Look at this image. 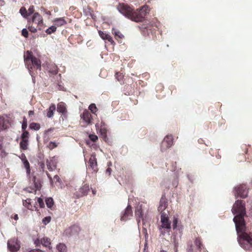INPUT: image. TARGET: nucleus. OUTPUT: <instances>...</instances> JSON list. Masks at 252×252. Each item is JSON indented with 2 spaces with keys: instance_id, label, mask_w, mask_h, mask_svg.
<instances>
[{
  "instance_id": "obj_43",
  "label": "nucleus",
  "mask_w": 252,
  "mask_h": 252,
  "mask_svg": "<svg viewBox=\"0 0 252 252\" xmlns=\"http://www.w3.org/2000/svg\"><path fill=\"white\" fill-rule=\"evenodd\" d=\"M178 222V219L177 218H174L173 220V224H172L173 229H175L177 227Z\"/></svg>"
},
{
  "instance_id": "obj_2",
  "label": "nucleus",
  "mask_w": 252,
  "mask_h": 252,
  "mask_svg": "<svg viewBox=\"0 0 252 252\" xmlns=\"http://www.w3.org/2000/svg\"><path fill=\"white\" fill-rule=\"evenodd\" d=\"M149 11V7L147 5H145L140 8L137 9L136 11L133 12L132 17H130V20L136 22H140L145 18Z\"/></svg>"
},
{
  "instance_id": "obj_28",
  "label": "nucleus",
  "mask_w": 252,
  "mask_h": 252,
  "mask_svg": "<svg viewBox=\"0 0 252 252\" xmlns=\"http://www.w3.org/2000/svg\"><path fill=\"white\" fill-rule=\"evenodd\" d=\"M112 33L115 34V36L120 38H122L124 37V35L117 30L113 29Z\"/></svg>"
},
{
  "instance_id": "obj_44",
  "label": "nucleus",
  "mask_w": 252,
  "mask_h": 252,
  "mask_svg": "<svg viewBox=\"0 0 252 252\" xmlns=\"http://www.w3.org/2000/svg\"><path fill=\"white\" fill-rule=\"evenodd\" d=\"M89 137L90 139L94 142H95L98 139L97 136L94 134L90 135Z\"/></svg>"
},
{
  "instance_id": "obj_7",
  "label": "nucleus",
  "mask_w": 252,
  "mask_h": 252,
  "mask_svg": "<svg viewBox=\"0 0 252 252\" xmlns=\"http://www.w3.org/2000/svg\"><path fill=\"white\" fill-rule=\"evenodd\" d=\"M160 218L161 222L160 227L166 229H170L171 227L170 223L169 221L167 214L165 213H162Z\"/></svg>"
},
{
  "instance_id": "obj_23",
  "label": "nucleus",
  "mask_w": 252,
  "mask_h": 252,
  "mask_svg": "<svg viewBox=\"0 0 252 252\" xmlns=\"http://www.w3.org/2000/svg\"><path fill=\"white\" fill-rule=\"evenodd\" d=\"M135 216L138 219L142 218V211L141 206L136 207L135 209Z\"/></svg>"
},
{
  "instance_id": "obj_35",
  "label": "nucleus",
  "mask_w": 252,
  "mask_h": 252,
  "mask_svg": "<svg viewBox=\"0 0 252 252\" xmlns=\"http://www.w3.org/2000/svg\"><path fill=\"white\" fill-rule=\"evenodd\" d=\"M31 199L30 198H27L26 200L23 201V205L25 206L28 209H30V205L31 204Z\"/></svg>"
},
{
  "instance_id": "obj_1",
  "label": "nucleus",
  "mask_w": 252,
  "mask_h": 252,
  "mask_svg": "<svg viewBox=\"0 0 252 252\" xmlns=\"http://www.w3.org/2000/svg\"><path fill=\"white\" fill-rule=\"evenodd\" d=\"M232 212L235 215L233 221L238 234V241L244 249L252 250V237L246 231L244 216L246 215L245 203L242 200H237L233 205Z\"/></svg>"
},
{
  "instance_id": "obj_20",
  "label": "nucleus",
  "mask_w": 252,
  "mask_h": 252,
  "mask_svg": "<svg viewBox=\"0 0 252 252\" xmlns=\"http://www.w3.org/2000/svg\"><path fill=\"white\" fill-rule=\"evenodd\" d=\"M41 243L46 247H48L49 249H51L50 247V239L47 237H43L41 239Z\"/></svg>"
},
{
  "instance_id": "obj_10",
  "label": "nucleus",
  "mask_w": 252,
  "mask_h": 252,
  "mask_svg": "<svg viewBox=\"0 0 252 252\" xmlns=\"http://www.w3.org/2000/svg\"><path fill=\"white\" fill-rule=\"evenodd\" d=\"M132 216V211L130 206L128 205L126 208L125 213L121 217V220H126Z\"/></svg>"
},
{
  "instance_id": "obj_26",
  "label": "nucleus",
  "mask_w": 252,
  "mask_h": 252,
  "mask_svg": "<svg viewBox=\"0 0 252 252\" xmlns=\"http://www.w3.org/2000/svg\"><path fill=\"white\" fill-rule=\"evenodd\" d=\"M20 13L23 17L25 18H28L29 15L28 13V11L25 7H22L20 9Z\"/></svg>"
},
{
  "instance_id": "obj_34",
  "label": "nucleus",
  "mask_w": 252,
  "mask_h": 252,
  "mask_svg": "<svg viewBox=\"0 0 252 252\" xmlns=\"http://www.w3.org/2000/svg\"><path fill=\"white\" fill-rule=\"evenodd\" d=\"M89 190V187L88 186L85 185L81 189V191L83 194V195H86L87 194L88 191Z\"/></svg>"
},
{
  "instance_id": "obj_55",
  "label": "nucleus",
  "mask_w": 252,
  "mask_h": 252,
  "mask_svg": "<svg viewBox=\"0 0 252 252\" xmlns=\"http://www.w3.org/2000/svg\"><path fill=\"white\" fill-rule=\"evenodd\" d=\"M4 3V1L3 0H0V4L2 5Z\"/></svg>"
},
{
  "instance_id": "obj_17",
  "label": "nucleus",
  "mask_w": 252,
  "mask_h": 252,
  "mask_svg": "<svg viewBox=\"0 0 252 252\" xmlns=\"http://www.w3.org/2000/svg\"><path fill=\"white\" fill-rule=\"evenodd\" d=\"M57 111L60 113H65L67 112L65 104L61 102L57 105Z\"/></svg>"
},
{
  "instance_id": "obj_16",
  "label": "nucleus",
  "mask_w": 252,
  "mask_h": 252,
  "mask_svg": "<svg viewBox=\"0 0 252 252\" xmlns=\"http://www.w3.org/2000/svg\"><path fill=\"white\" fill-rule=\"evenodd\" d=\"M98 33H99V35H100V36L103 39H106L109 42H111L112 44L114 42V41H113L112 37L110 35H109L106 33H104L103 32H101V31H99Z\"/></svg>"
},
{
  "instance_id": "obj_3",
  "label": "nucleus",
  "mask_w": 252,
  "mask_h": 252,
  "mask_svg": "<svg viewBox=\"0 0 252 252\" xmlns=\"http://www.w3.org/2000/svg\"><path fill=\"white\" fill-rule=\"evenodd\" d=\"M117 8L120 13L130 19V17H132V15H133V11L129 6L123 3H119V4L117 5Z\"/></svg>"
},
{
  "instance_id": "obj_36",
  "label": "nucleus",
  "mask_w": 252,
  "mask_h": 252,
  "mask_svg": "<svg viewBox=\"0 0 252 252\" xmlns=\"http://www.w3.org/2000/svg\"><path fill=\"white\" fill-rule=\"evenodd\" d=\"M51 220V218L50 217H46L42 220V222L44 224L47 225L48 223L50 222Z\"/></svg>"
},
{
  "instance_id": "obj_9",
  "label": "nucleus",
  "mask_w": 252,
  "mask_h": 252,
  "mask_svg": "<svg viewBox=\"0 0 252 252\" xmlns=\"http://www.w3.org/2000/svg\"><path fill=\"white\" fill-rule=\"evenodd\" d=\"M81 118L83 120L87 125H90L92 123V117L90 111L88 110H84L83 113L81 115Z\"/></svg>"
},
{
  "instance_id": "obj_4",
  "label": "nucleus",
  "mask_w": 252,
  "mask_h": 252,
  "mask_svg": "<svg viewBox=\"0 0 252 252\" xmlns=\"http://www.w3.org/2000/svg\"><path fill=\"white\" fill-rule=\"evenodd\" d=\"M7 248L12 252L18 251L21 248V242L16 238H12L7 241Z\"/></svg>"
},
{
  "instance_id": "obj_37",
  "label": "nucleus",
  "mask_w": 252,
  "mask_h": 252,
  "mask_svg": "<svg viewBox=\"0 0 252 252\" xmlns=\"http://www.w3.org/2000/svg\"><path fill=\"white\" fill-rule=\"evenodd\" d=\"M27 11H28L29 16L33 14L34 11V6H33V5L30 6Z\"/></svg>"
},
{
  "instance_id": "obj_51",
  "label": "nucleus",
  "mask_w": 252,
  "mask_h": 252,
  "mask_svg": "<svg viewBox=\"0 0 252 252\" xmlns=\"http://www.w3.org/2000/svg\"><path fill=\"white\" fill-rule=\"evenodd\" d=\"M111 172V169L110 168H108L106 170V173L108 174L109 175H110Z\"/></svg>"
},
{
  "instance_id": "obj_46",
  "label": "nucleus",
  "mask_w": 252,
  "mask_h": 252,
  "mask_svg": "<svg viewBox=\"0 0 252 252\" xmlns=\"http://www.w3.org/2000/svg\"><path fill=\"white\" fill-rule=\"evenodd\" d=\"M100 132L102 135L103 136H105L106 134V130L105 128H101L100 130Z\"/></svg>"
},
{
  "instance_id": "obj_6",
  "label": "nucleus",
  "mask_w": 252,
  "mask_h": 252,
  "mask_svg": "<svg viewBox=\"0 0 252 252\" xmlns=\"http://www.w3.org/2000/svg\"><path fill=\"white\" fill-rule=\"evenodd\" d=\"M173 144V137L171 135L166 136L163 140L161 143V149L165 150L170 147Z\"/></svg>"
},
{
  "instance_id": "obj_14",
  "label": "nucleus",
  "mask_w": 252,
  "mask_h": 252,
  "mask_svg": "<svg viewBox=\"0 0 252 252\" xmlns=\"http://www.w3.org/2000/svg\"><path fill=\"white\" fill-rule=\"evenodd\" d=\"M167 206V202L165 198H163L162 196L160 199L159 202V205L158 207V210L159 211L161 212V213H163L162 212L165 210Z\"/></svg>"
},
{
  "instance_id": "obj_5",
  "label": "nucleus",
  "mask_w": 252,
  "mask_h": 252,
  "mask_svg": "<svg viewBox=\"0 0 252 252\" xmlns=\"http://www.w3.org/2000/svg\"><path fill=\"white\" fill-rule=\"evenodd\" d=\"M248 191L245 185H241L235 188V196L245 198L247 196Z\"/></svg>"
},
{
  "instance_id": "obj_45",
  "label": "nucleus",
  "mask_w": 252,
  "mask_h": 252,
  "mask_svg": "<svg viewBox=\"0 0 252 252\" xmlns=\"http://www.w3.org/2000/svg\"><path fill=\"white\" fill-rule=\"evenodd\" d=\"M29 30H30L32 32H33V33H34V32H36V31H37L36 29L35 28H34V27H32V26H30V27H29Z\"/></svg>"
},
{
  "instance_id": "obj_50",
  "label": "nucleus",
  "mask_w": 252,
  "mask_h": 252,
  "mask_svg": "<svg viewBox=\"0 0 252 252\" xmlns=\"http://www.w3.org/2000/svg\"><path fill=\"white\" fill-rule=\"evenodd\" d=\"M54 179L56 180L58 182H60V177L58 175L54 176Z\"/></svg>"
},
{
  "instance_id": "obj_40",
  "label": "nucleus",
  "mask_w": 252,
  "mask_h": 252,
  "mask_svg": "<svg viewBox=\"0 0 252 252\" xmlns=\"http://www.w3.org/2000/svg\"><path fill=\"white\" fill-rule=\"evenodd\" d=\"M22 34L25 37H28L29 33H28V31H27V30L26 29L24 28L22 30Z\"/></svg>"
},
{
  "instance_id": "obj_39",
  "label": "nucleus",
  "mask_w": 252,
  "mask_h": 252,
  "mask_svg": "<svg viewBox=\"0 0 252 252\" xmlns=\"http://www.w3.org/2000/svg\"><path fill=\"white\" fill-rule=\"evenodd\" d=\"M37 201L38 203V204L41 208H43L44 207V203L42 198H41L40 197L38 198Z\"/></svg>"
},
{
  "instance_id": "obj_24",
  "label": "nucleus",
  "mask_w": 252,
  "mask_h": 252,
  "mask_svg": "<svg viewBox=\"0 0 252 252\" xmlns=\"http://www.w3.org/2000/svg\"><path fill=\"white\" fill-rule=\"evenodd\" d=\"M57 250L60 252H65L66 251V247L63 243H60L57 246Z\"/></svg>"
},
{
  "instance_id": "obj_59",
  "label": "nucleus",
  "mask_w": 252,
  "mask_h": 252,
  "mask_svg": "<svg viewBox=\"0 0 252 252\" xmlns=\"http://www.w3.org/2000/svg\"><path fill=\"white\" fill-rule=\"evenodd\" d=\"M160 252H166V251H164V250H161V251H160Z\"/></svg>"
},
{
  "instance_id": "obj_41",
  "label": "nucleus",
  "mask_w": 252,
  "mask_h": 252,
  "mask_svg": "<svg viewBox=\"0 0 252 252\" xmlns=\"http://www.w3.org/2000/svg\"><path fill=\"white\" fill-rule=\"evenodd\" d=\"M195 244L199 249H201V243L199 239H196L195 241Z\"/></svg>"
},
{
  "instance_id": "obj_58",
  "label": "nucleus",
  "mask_w": 252,
  "mask_h": 252,
  "mask_svg": "<svg viewBox=\"0 0 252 252\" xmlns=\"http://www.w3.org/2000/svg\"><path fill=\"white\" fill-rule=\"evenodd\" d=\"M111 164H111V162H110V163H108V166H110V165H111Z\"/></svg>"
},
{
  "instance_id": "obj_48",
  "label": "nucleus",
  "mask_w": 252,
  "mask_h": 252,
  "mask_svg": "<svg viewBox=\"0 0 252 252\" xmlns=\"http://www.w3.org/2000/svg\"><path fill=\"white\" fill-rule=\"evenodd\" d=\"M29 252H44L38 249H36L32 250L30 251Z\"/></svg>"
},
{
  "instance_id": "obj_8",
  "label": "nucleus",
  "mask_w": 252,
  "mask_h": 252,
  "mask_svg": "<svg viewBox=\"0 0 252 252\" xmlns=\"http://www.w3.org/2000/svg\"><path fill=\"white\" fill-rule=\"evenodd\" d=\"M80 228L77 225H73L65 229L64 234L67 236H73L78 234Z\"/></svg>"
},
{
  "instance_id": "obj_25",
  "label": "nucleus",
  "mask_w": 252,
  "mask_h": 252,
  "mask_svg": "<svg viewBox=\"0 0 252 252\" xmlns=\"http://www.w3.org/2000/svg\"><path fill=\"white\" fill-rule=\"evenodd\" d=\"M23 164H24V167H25V168L26 169V170H27V173L28 174H29L30 173V163H29V161H28V160L26 158L23 159Z\"/></svg>"
},
{
  "instance_id": "obj_22",
  "label": "nucleus",
  "mask_w": 252,
  "mask_h": 252,
  "mask_svg": "<svg viewBox=\"0 0 252 252\" xmlns=\"http://www.w3.org/2000/svg\"><path fill=\"white\" fill-rule=\"evenodd\" d=\"M46 165L48 169L50 171H53L56 168V166L53 162L49 160L46 161Z\"/></svg>"
},
{
  "instance_id": "obj_54",
  "label": "nucleus",
  "mask_w": 252,
  "mask_h": 252,
  "mask_svg": "<svg viewBox=\"0 0 252 252\" xmlns=\"http://www.w3.org/2000/svg\"><path fill=\"white\" fill-rule=\"evenodd\" d=\"M14 219L15 220H17L18 219V215H15L14 217Z\"/></svg>"
},
{
  "instance_id": "obj_52",
  "label": "nucleus",
  "mask_w": 252,
  "mask_h": 252,
  "mask_svg": "<svg viewBox=\"0 0 252 252\" xmlns=\"http://www.w3.org/2000/svg\"><path fill=\"white\" fill-rule=\"evenodd\" d=\"M33 115H34V111H33L31 110V111H30L29 112V116H32Z\"/></svg>"
},
{
  "instance_id": "obj_15",
  "label": "nucleus",
  "mask_w": 252,
  "mask_h": 252,
  "mask_svg": "<svg viewBox=\"0 0 252 252\" xmlns=\"http://www.w3.org/2000/svg\"><path fill=\"white\" fill-rule=\"evenodd\" d=\"M8 121L3 117L0 116V131L6 129L8 127Z\"/></svg>"
},
{
  "instance_id": "obj_56",
  "label": "nucleus",
  "mask_w": 252,
  "mask_h": 252,
  "mask_svg": "<svg viewBox=\"0 0 252 252\" xmlns=\"http://www.w3.org/2000/svg\"><path fill=\"white\" fill-rule=\"evenodd\" d=\"M2 148V141L1 140V138H0V149Z\"/></svg>"
},
{
  "instance_id": "obj_60",
  "label": "nucleus",
  "mask_w": 252,
  "mask_h": 252,
  "mask_svg": "<svg viewBox=\"0 0 252 252\" xmlns=\"http://www.w3.org/2000/svg\"><path fill=\"white\" fill-rule=\"evenodd\" d=\"M188 252H192V251H190V250H188Z\"/></svg>"
},
{
  "instance_id": "obj_18",
  "label": "nucleus",
  "mask_w": 252,
  "mask_h": 252,
  "mask_svg": "<svg viewBox=\"0 0 252 252\" xmlns=\"http://www.w3.org/2000/svg\"><path fill=\"white\" fill-rule=\"evenodd\" d=\"M56 110V105L52 104L49 108L47 110V117L49 118H52L54 116V112Z\"/></svg>"
},
{
  "instance_id": "obj_49",
  "label": "nucleus",
  "mask_w": 252,
  "mask_h": 252,
  "mask_svg": "<svg viewBox=\"0 0 252 252\" xmlns=\"http://www.w3.org/2000/svg\"><path fill=\"white\" fill-rule=\"evenodd\" d=\"M34 243L36 245V246H38V245L41 244V240H39V239H37L35 242H34Z\"/></svg>"
},
{
  "instance_id": "obj_21",
  "label": "nucleus",
  "mask_w": 252,
  "mask_h": 252,
  "mask_svg": "<svg viewBox=\"0 0 252 252\" xmlns=\"http://www.w3.org/2000/svg\"><path fill=\"white\" fill-rule=\"evenodd\" d=\"M54 22L58 26H62L66 24L65 21L63 18L55 19L54 20Z\"/></svg>"
},
{
  "instance_id": "obj_32",
  "label": "nucleus",
  "mask_w": 252,
  "mask_h": 252,
  "mask_svg": "<svg viewBox=\"0 0 252 252\" xmlns=\"http://www.w3.org/2000/svg\"><path fill=\"white\" fill-rule=\"evenodd\" d=\"M57 28L54 26H52L46 30V32L47 34H51L56 31Z\"/></svg>"
},
{
  "instance_id": "obj_30",
  "label": "nucleus",
  "mask_w": 252,
  "mask_h": 252,
  "mask_svg": "<svg viewBox=\"0 0 252 252\" xmlns=\"http://www.w3.org/2000/svg\"><path fill=\"white\" fill-rule=\"evenodd\" d=\"M30 127L31 129L38 130L40 128V125L38 124L32 123L30 124Z\"/></svg>"
},
{
  "instance_id": "obj_53",
  "label": "nucleus",
  "mask_w": 252,
  "mask_h": 252,
  "mask_svg": "<svg viewBox=\"0 0 252 252\" xmlns=\"http://www.w3.org/2000/svg\"><path fill=\"white\" fill-rule=\"evenodd\" d=\"M47 175L48 176V177L49 178V180H50V182L52 183V177L50 176V175L48 173H47Z\"/></svg>"
},
{
  "instance_id": "obj_38",
  "label": "nucleus",
  "mask_w": 252,
  "mask_h": 252,
  "mask_svg": "<svg viewBox=\"0 0 252 252\" xmlns=\"http://www.w3.org/2000/svg\"><path fill=\"white\" fill-rule=\"evenodd\" d=\"M29 136V132L27 131H24L21 135L22 140L27 139Z\"/></svg>"
},
{
  "instance_id": "obj_42",
  "label": "nucleus",
  "mask_w": 252,
  "mask_h": 252,
  "mask_svg": "<svg viewBox=\"0 0 252 252\" xmlns=\"http://www.w3.org/2000/svg\"><path fill=\"white\" fill-rule=\"evenodd\" d=\"M48 146L50 149H53L57 146V144L55 142H50Z\"/></svg>"
},
{
  "instance_id": "obj_33",
  "label": "nucleus",
  "mask_w": 252,
  "mask_h": 252,
  "mask_svg": "<svg viewBox=\"0 0 252 252\" xmlns=\"http://www.w3.org/2000/svg\"><path fill=\"white\" fill-rule=\"evenodd\" d=\"M89 109L94 114L97 110V107L95 106V104L94 103L91 104L89 106Z\"/></svg>"
},
{
  "instance_id": "obj_57",
  "label": "nucleus",
  "mask_w": 252,
  "mask_h": 252,
  "mask_svg": "<svg viewBox=\"0 0 252 252\" xmlns=\"http://www.w3.org/2000/svg\"><path fill=\"white\" fill-rule=\"evenodd\" d=\"M188 250H190V251H192V246H190V248H188Z\"/></svg>"
},
{
  "instance_id": "obj_13",
  "label": "nucleus",
  "mask_w": 252,
  "mask_h": 252,
  "mask_svg": "<svg viewBox=\"0 0 252 252\" xmlns=\"http://www.w3.org/2000/svg\"><path fill=\"white\" fill-rule=\"evenodd\" d=\"M32 22L39 25L42 23L43 19L42 16L37 12L34 13L32 19Z\"/></svg>"
},
{
  "instance_id": "obj_29",
  "label": "nucleus",
  "mask_w": 252,
  "mask_h": 252,
  "mask_svg": "<svg viewBox=\"0 0 252 252\" xmlns=\"http://www.w3.org/2000/svg\"><path fill=\"white\" fill-rule=\"evenodd\" d=\"M49 72L52 75H56L58 72V67L56 65H53L49 70Z\"/></svg>"
},
{
  "instance_id": "obj_12",
  "label": "nucleus",
  "mask_w": 252,
  "mask_h": 252,
  "mask_svg": "<svg viewBox=\"0 0 252 252\" xmlns=\"http://www.w3.org/2000/svg\"><path fill=\"white\" fill-rule=\"evenodd\" d=\"M24 62L25 63L27 67L28 68L29 70L30 71V69L29 68V65L30 62L32 61V59L34 57L32 56V53L29 51H27L26 53V54L24 55Z\"/></svg>"
},
{
  "instance_id": "obj_31",
  "label": "nucleus",
  "mask_w": 252,
  "mask_h": 252,
  "mask_svg": "<svg viewBox=\"0 0 252 252\" xmlns=\"http://www.w3.org/2000/svg\"><path fill=\"white\" fill-rule=\"evenodd\" d=\"M28 145V139L22 140L20 142V146L22 149L25 150L27 149Z\"/></svg>"
},
{
  "instance_id": "obj_27",
  "label": "nucleus",
  "mask_w": 252,
  "mask_h": 252,
  "mask_svg": "<svg viewBox=\"0 0 252 252\" xmlns=\"http://www.w3.org/2000/svg\"><path fill=\"white\" fill-rule=\"evenodd\" d=\"M47 207L51 208L54 205V201L52 198L49 197L45 200Z\"/></svg>"
},
{
  "instance_id": "obj_19",
  "label": "nucleus",
  "mask_w": 252,
  "mask_h": 252,
  "mask_svg": "<svg viewBox=\"0 0 252 252\" xmlns=\"http://www.w3.org/2000/svg\"><path fill=\"white\" fill-rule=\"evenodd\" d=\"M32 63L33 67L36 69H40L41 68V62L40 61L34 57L32 59V61H31Z\"/></svg>"
},
{
  "instance_id": "obj_47",
  "label": "nucleus",
  "mask_w": 252,
  "mask_h": 252,
  "mask_svg": "<svg viewBox=\"0 0 252 252\" xmlns=\"http://www.w3.org/2000/svg\"><path fill=\"white\" fill-rule=\"evenodd\" d=\"M27 123L25 122V121H24L23 123L22 126V129L23 130H25L27 128Z\"/></svg>"
},
{
  "instance_id": "obj_11",
  "label": "nucleus",
  "mask_w": 252,
  "mask_h": 252,
  "mask_svg": "<svg viewBox=\"0 0 252 252\" xmlns=\"http://www.w3.org/2000/svg\"><path fill=\"white\" fill-rule=\"evenodd\" d=\"M90 166L94 171H97V161L95 158V155L92 154L89 159Z\"/></svg>"
}]
</instances>
